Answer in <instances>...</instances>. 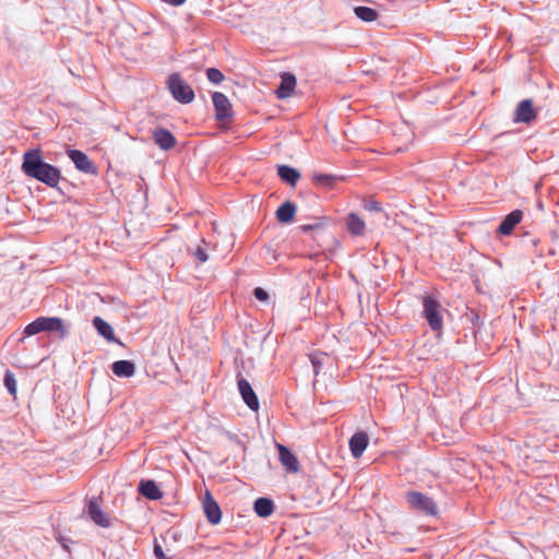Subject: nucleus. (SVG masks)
<instances>
[{
	"mask_svg": "<svg viewBox=\"0 0 559 559\" xmlns=\"http://www.w3.org/2000/svg\"><path fill=\"white\" fill-rule=\"evenodd\" d=\"M254 512L261 518H267L274 512V503L269 498H258L254 501Z\"/></svg>",
	"mask_w": 559,
	"mask_h": 559,
	"instance_id": "nucleus-22",
	"label": "nucleus"
},
{
	"mask_svg": "<svg viewBox=\"0 0 559 559\" xmlns=\"http://www.w3.org/2000/svg\"><path fill=\"white\" fill-rule=\"evenodd\" d=\"M93 325L96 329V331L108 342H116L112 326L105 320H103L100 317H95L93 319Z\"/></svg>",
	"mask_w": 559,
	"mask_h": 559,
	"instance_id": "nucleus-20",
	"label": "nucleus"
},
{
	"mask_svg": "<svg viewBox=\"0 0 559 559\" xmlns=\"http://www.w3.org/2000/svg\"><path fill=\"white\" fill-rule=\"evenodd\" d=\"M321 222L319 223H316V224H306V225H301L300 226V229L302 231H309V230H312V229H316V228H319V227H322L324 222H323V218H320Z\"/></svg>",
	"mask_w": 559,
	"mask_h": 559,
	"instance_id": "nucleus-32",
	"label": "nucleus"
},
{
	"mask_svg": "<svg viewBox=\"0 0 559 559\" xmlns=\"http://www.w3.org/2000/svg\"><path fill=\"white\" fill-rule=\"evenodd\" d=\"M154 143L163 151H169L175 147L177 140L174 134L165 128H156L152 132Z\"/></svg>",
	"mask_w": 559,
	"mask_h": 559,
	"instance_id": "nucleus-9",
	"label": "nucleus"
},
{
	"mask_svg": "<svg viewBox=\"0 0 559 559\" xmlns=\"http://www.w3.org/2000/svg\"><path fill=\"white\" fill-rule=\"evenodd\" d=\"M203 510L206 519L212 524H218L222 520V511L218 503L214 500L212 495L206 491L203 499Z\"/></svg>",
	"mask_w": 559,
	"mask_h": 559,
	"instance_id": "nucleus-11",
	"label": "nucleus"
},
{
	"mask_svg": "<svg viewBox=\"0 0 559 559\" xmlns=\"http://www.w3.org/2000/svg\"><path fill=\"white\" fill-rule=\"evenodd\" d=\"M278 457L282 465L289 473H297L299 471V462L297 456L285 445L277 443Z\"/></svg>",
	"mask_w": 559,
	"mask_h": 559,
	"instance_id": "nucleus-12",
	"label": "nucleus"
},
{
	"mask_svg": "<svg viewBox=\"0 0 559 559\" xmlns=\"http://www.w3.org/2000/svg\"><path fill=\"white\" fill-rule=\"evenodd\" d=\"M141 495L151 500H158L163 497L162 491L154 480H142L139 485Z\"/></svg>",
	"mask_w": 559,
	"mask_h": 559,
	"instance_id": "nucleus-17",
	"label": "nucleus"
},
{
	"mask_svg": "<svg viewBox=\"0 0 559 559\" xmlns=\"http://www.w3.org/2000/svg\"><path fill=\"white\" fill-rule=\"evenodd\" d=\"M22 170L26 176L41 181L51 188L57 187L61 179L60 170L43 160L40 150H32L24 153Z\"/></svg>",
	"mask_w": 559,
	"mask_h": 559,
	"instance_id": "nucleus-1",
	"label": "nucleus"
},
{
	"mask_svg": "<svg viewBox=\"0 0 559 559\" xmlns=\"http://www.w3.org/2000/svg\"><path fill=\"white\" fill-rule=\"evenodd\" d=\"M537 117V111L533 106V102L531 99H524L519 103L515 108L513 121L514 122H523L531 123Z\"/></svg>",
	"mask_w": 559,
	"mask_h": 559,
	"instance_id": "nucleus-7",
	"label": "nucleus"
},
{
	"mask_svg": "<svg viewBox=\"0 0 559 559\" xmlns=\"http://www.w3.org/2000/svg\"><path fill=\"white\" fill-rule=\"evenodd\" d=\"M168 88L174 98L182 104H189L194 98L192 87L179 74H171L168 79Z\"/></svg>",
	"mask_w": 559,
	"mask_h": 559,
	"instance_id": "nucleus-4",
	"label": "nucleus"
},
{
	"mask_svg": "<svg viewBox=\"0 0 559 559\" xmlns=\"http://www.w3.org/2000/svg\"><path fill=\"white\" fill-rule=\"evenodd\" d=\"M238 390L242 396L243 402L249 406V408L257 411L259 408V400L249 381L245 378H239Z\"/></svg>",
	"mask_w": 559,
	"mask_h": 559,
	"instance_id": "nucleus-13",
	"label": "nucleus"
},
{
	"mask_svg": "<svg viewBox=\"0 0 559 559\" xmlns=\"http://www.w3.org/2000/svg\"><path fill=\"white\" fill-rule=\"evenodd\" d=\"M423 308H424V317L426 318L429 326L433 331H440L443 328V318L442 311L443 308L441 304L435 299L432 296H425L423 298Z\"/></svg>",
	"mask_w": 559,
	"mask_h": 559,
	"instance_id": "nucleus-3",
	"label": "nucleus"
},
{
	"mask_svg": "<svg viewBox=\"0 0 559 559\" xmlns=\"http://www.w3.org/2000/svg\"><path fill=\"white\" fill-rule=\"evenodd\" d=\"M346 226L348 231L353 236H364L366 231L365 222L355 213H350L346 219Z\"/></svg>",
	"mask_w": 559,
	"mask_h": 559,
	"instance_id": "nucleus-19",
	"label": "nucleus"
},
{
	"mask_svg": "<svg viewBox=\"0 0 559 559\" xmlns=\"http://www.w3.org/2000/svg\"><path fill=\"white\" fill-rule=\"evenodd\" d=\"M4 385L9 393L15 397L17 392V383L14 374L10 370H7L4 373Z\"/></svg>",
	"mask_w": 559,
	"mask_h": 559,
	"instance_id": "nucleus-27",
	"label": "nucleus"
},
{
	"mask_svg": "<svg viewBox=\"0 0 559 559\" xmlns=\"http://www.w3.org/2000/svg\"><path fill=\"white\" fill-rule=\"evenodd\" d=\"M295 87L296 78L293 74L285 72L282 74V81L276 90V95L281 99L290 97Z\"/></svg>",
	"mask_w": 559,
	"mask_h": 559,
	"instance_id": "nucleus-16",
	"label": "nucleus"
},
{
	"mask_svg": "<svg viewBox=\"0 0 559 559\" xmlns=\"http://www.w3.org/2000/svg\"><path fill=\"white\" fill-rule=\"evenodd\" d=\"M369 444V437L365 431H358L349 439V450L355 459L361 457Z\"/></svg>",
	"mask_w": 559,
	"mask_h": 559,
	"instance_id": "nucleus-14",
	"label": "nucleus"
},
{
	"mask_svg": "<svg viewBox=\"0 0 559 559\" xmlns=\"http://www.w3.org/2000/svg\"><path fill=\"white\" fill-rule=\"evenodd\" d=\"M216 111V119L224 121L231 117V104L227 96L221 92H215L212 96Z\"/></svg>",
	"mask_w": 559,
	"mask_h": 559,
	"instance_id": "nucleus-8",
	"label": "nucleus"
},
{
	"mask_svg": "<svg viewBox=\"0 0 559 559\" xmlns=\"http://www.w3.org/2000/svg\"><path fill=\"white\" fill-rule=\"evenodd\" d=\"M523 212L521 210H514L508 214L498 227V231L501 235H510L516 225L522 221Z\"/></svg>",
	"mask_w": 559,
	"mask_h": 559,
	"instance_id": "nucleus-15",
	"label": "nucleus"
},
{
	"mask_svg": "<svg viewBox=\"0 0 559 559\" xmlns=\"http://www.w3.org/2000/svg\"><path fill=\"white\" fill-rule=\"evenodd\" d=\"M364 209L369 212H382V205L376 200H369L364 203Z\"/></svg>",
	"mask_w": 559,
	"mask_h": 559,
	"instance_id": "nucleus-29",
	"label": "nucleus"
},
{
	"mask_svg": "<svg viewBox=\"0 0 559 559\" xmlns=\"http://www.w3.org/2000/svg\"><path fill=\"white\" fill-rule=\"evenodd\" d=\"M103 499L100 496L93 497L91 500H88L86 506V512L90 516V519L98 526L100 527H109L110 526V519L108 513H106L103 510Z\"/></svg>",
	"mask_w": 559,
	"mask_h": 559,
	"instance_id": "nucleus-6",
	"label": "nucleus"
},
{
	"mask_svg": "<svg viewBox=\"0 0 559 559\" xmlns=\"http://www.w3.org/2000/svg\"><path fill=\"white\" fill-rule=\"evenodd\" d=\"M354 12L364 22H373L378 17V12L369 7H356Z\"/></svg>",
	"mask_w": 559,
	"mask_h": 559,
	"instance_id": "nucleus-24",
	"label": "nucleus"
},
{
	"mask_svg": "<svg viewBox=\"0 0 559 559\" xmlns=\"http://www.w3.org/2000/svg\"><path fill=\"white\" fill-rule=\"evenodd\" d=\"M194 257L200 261V262H205L207 261L209 257H207V253L206 251L201 248V247H198L194 251Z\"/></svg>",
	"mask_w": 559,
	"mask_h": 559,
	"instance_id": "nucleus-30",
	"label": "nucleus"
},
{
	"mask_svg": "<svg viewBox=\"0 0 559 559\" xmlns=\"http://www.w3.org/2000/svg\"><path fill=\"white\" fill-rule=\"evenodd\" d=\"M296 214V206L294 203L287 201L283 203L276 211V218L281 223H290Z\"/></svg>",
	"mask_w": 559,
	"mask_h": 559,
	"instance_id": "nucleus-21",
	"label": "nucleus"
},
{
	"mask_svg": "<svg viewBox=\"0 0 559 559\" xmlns=\"http://www.w3.org/2000/svg\"><path fill=\"white\" fill-rule=\"evenodd\" d=\"M253 294H254V297H255L258 300H260V301H266V300H267V298H269L267 293H266L263 288H261V287H257V288L254 289V293H253Z\"/></svg>",
	"mask_w": 559,
	"mask_h": 559,
	"instance_id": "nucleus-31",
	"label": "nucleus"
},
{
	"mask_svg": "<svg viewBox=\"0 0 559 559\" xmlns=\"http://www.w3.org/2000/svg\"><path fill=\"white\" fill-rule=\"evenodd\" d=\"M154 552H155V555H156V557H157V558H159V559H164V554H163V551H162V549H160V547H159V546H156V547H155Z\"/></svg>",
	"mask_w": 559,
	"mask_h": 559,
	"instance_id": "nucleus-33",
	"label": "nucleus"
},
{
	"mask_svg": "<svg viewBox=\"0 0 559 559\" xmlns=\"http://www.w3.org/2000/svg\"><path fill=\"white\" fill-rule=\"evenodd\" d=\"M406 500L413 510L423 512L426 515H436L438 512L436 502L425 493L409 491L406 495Z\"/></svg>",
	"mask_w": 559,
	"mask_h": 559,
	"instance_id": "nucleus-5",
	"label": "nucleus"
},
{
	"mask_svg": "<svg viewBox=\"0 0 559 559\" xmlns=\"http://www.w3.org/2000/svg\"><path fill=\"white\" fill-rule=\"evenodd\" d=\"M312 181L316 185L331 189L334 187V185L336 182V177L332 176V175H326V174H314L312 176Z\"/></svg>",
	"mask_w": 559,
	"mask_h": 559,
	"instance_id": "nucleus-26",
	"label": "nucleus"
},
{
	"mask_svg": "<svg viewBox=\"0 0 559 559\" xmlns=\"http://www.w3.org/2000/svg\"><path fill=\"white\" fill-rule=\"evenodd\" d=\"M309 358L312 364L314 374L317 376L320 373L322 367L326 364L329 356L325 353L319 352L311 354Z\"/></svg>",
	"mask_w": 559,
	"mask_h": 559,
	"instance_id": "nucleus-25",
	"label": "nucleus"
},
{
	"mask_svg": "<svg viewBox=\"0 0 559 559\" xmlns=\"http://www.w3.org/2000/svg\"><path fill=\"white\" fill-rule=\"evenodd\" d=\"M112 372L120 378H130L135 373V366L130 360H118L111 366Z\"/></svg>",
	"mask_w": 559,
	"mask_h": 559,
	"instance_id": "nucleus-18",
	"label": "nucleus"
},
{
	"mask_svg": "<svg viewBox=\"0 0 559 559\" xmlns=\"http://www.w3.org/2000/svg\"><path fill=\"white\" fill-rule=\"evenodd\" d=\"M58 332L60 337L67 335L63 321L57 317H40L27 324L23 331L25 336H32L40 332Z\"/></svg>",
	"mask_w": 559,
	"mask_h": 559,
	"instance_id": "nucleus-2",
	"label": "nucleus"
},
{
	"mask_svg": "<svg viewBox=\"0 0 559 559\" xmlns=\"http://www.w3.org/2000/svg\"><path fill=\"white\" fill-rule=\"evenodd\" d=\"M206 75L210 82L214 84H219L224 81V74L216 68H209L206 70Z\"/></svg>",
	"mask_w": 559,
	"mask_h": 559,
	"instance_id": "nucleus-28",
	"label": "nucleus"
},
{
	"mask_svg": "<svg viewBox=\"0 0 559 559\" xmlns=\"http://www.w3.org/2000/svg\"><path fill=\"white\" fill-rule=\"evenodd\" d=\"M68 155L75 167L86 174H96L97 169L88 156L79 150H69Z\"/></svg>",
	"mask_w": 559,
	"mask_h": 559,
	"instance_id": "nucleus-10",
	"label": "nucleus"
},
{
	"mask_svg": "<svg viewBox=\"0 0 559 559\" xmlns=\"http://www.w3.org/2000/svg\"><path fill=\"white\" fill-rule=\"evenodd\" d=\"M277 174L282 180L292 186H295L300 178V174L295 168L286 165L278 166Z\"/></svg>",
	"mask_w": 559,
	"mask_h": 559,
	"instance_id": "nucleus-23",
	"label": "nucleus"
}]
</instances>
